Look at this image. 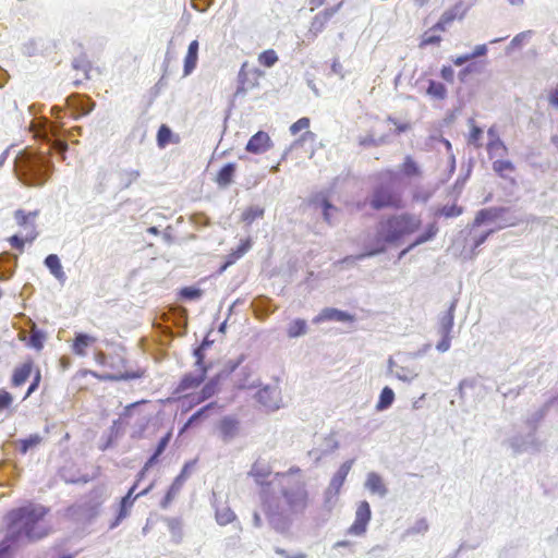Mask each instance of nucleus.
<instances>
[{
  "instance_id": "1",
  "label": "nucleus",
  "mask_w": 558,
  "mask_h": 558,
  "mask_svg": "<svg viewBox=\"0 0 558 558\" xmlns=\"http://www.w3.org/2000/svg\"><path fill=\"white\" fill-rule=\"evenodd\" d=\"M281 498L270 494L268 488L260 492L263 511L269 524L278 532L289 530L292 515L303 514L308 507L310 496L305 481H292L286 477L284 483H277Z\"/></svg>"
},
{
  "instance_id": "2",
  "label": "nucleus",
  "mask_w": 558,
  "mask_h": 558,
  "mask_svg": "<svg viewBox=\"0 0 558 558\" xmlns=\"http://www.w3.org/2000/svg\"><path fill=\"white\" fill-rule=\"evenodd\" d=\"M49 509L40 504L27 505L12 509L5 515V538L14 545H24L40 541L51 532L45 521Z\"/></svg>"
},
{
  "instance_id": "3",
  "label": "nucleus",
  "mask_w": 558,
  "mask_h": 558,
  "mask_svg": "<svg viewBox=\"0 0 558 558\" xmlns=\"http://www.w3.org/2000/svg\"><path fill=\"white\" fill-rule=\"evenodd\" d=\"M422 226L418 215L402 213L383 218L376 229V243L398 244L404 238L415 233Z\"/></svg>"
},
{
  "instance_id": "4",
  "label": "nucleus",
  "mask_w": 558,
  "mask_h": 558,
  "mask_svg": "<svg viewBox=\"0 0 558 558\" xmlns=\"http://www.w3.org/2000/svg\"><path fill=\"white\" fill-rule=\"evenodd\" d=\"M53 166L41 154L24 150L15 159V170L27 185L41 186L48 180Z\"/></svg>"
},
{
  "instance_id": "5",
  "label": "nucleus",
  "mask_w": 558,
  "mask_h": 558,
  "mask_svg": "<svg viewBox=\"0 0 558 558\" xmlns=\"http://www.w3.org/2000/svg\"><path fill=\"white\" fill-rule=\"evenodd\" d=\"M396 174L392 171H386L380 174L381 183L375 187L371 198V206L374 209L403 207L401 193L392 186Z\"/></svg>"
},
{
  "instance_id": "6",
  "label": "nucleus",
  "mask_w": 558,
  "mask_h": 558,
  "mask_svg": "<svg viewBox=\"0 0 558 558\" xmlns=\"http://www.w3.org/2000/svg\"><path fill=\"white\" fill-rule=\"evenodd\" d=\"M457 302V300H453L448 310L439 315L438 318L437 333L441 337V340L436 344V349L440 353L447 352L451 347V332L453 330Z\"/></svg>"
},
{
  "instance_id": "7",
  "label": "nucleus",
  "mask_w": 558,
  "mask_h": 558,
  "mask_svg": "<svg viewBox=\"0 0 558 558\" xmlns=\"http://www.w3.org/2000/svg\"><path fill=\"white\" fill-rule=\"evenodd\" d=\"M263 71L257 68H248L247 62H244L238 74L239 86L234 96H244L247 90L253 89L258 85V80L263 75Z\"/></svg>"
},
{
  "instance_id": "8",
  "label": "nucleus",
  "mask_w": 558,
  "mask_h": 558,
  "mask_svg": "<svg viewBox=\"0 0 558 558\" xmlns=\"http://www.w3.org/2000/svg\"><path fill=\"white\" fill-rule=\"evenodd\" d=\"M372 518L371 506L366 500L360 501L355 510V518L347 534L353 536H363L367 531V525Z\"/></svg>"
},
{
  "instance_id": "9",
  "label": "nucleus",
  "mask_w": 558,
  "mask_h": 558,
  "mask_svg": "<svg viewBox=\"0 0 558 558\" xmlns=\"http://www.w3.org/2000/svg\"><path fill=\"white\" fill-rule=\"evenodd\" d=\"M38 216V211H29L25 213L22 209H17L14 213V218L16 220V223L24 228L25 230V241L33 242L37 235L38 232L36 231V225L35 220Z\"/></svg>"
},
{
  "instance_id": "10",
  "label": "nucleus",
  "mask_w": 558,
  "mask_h": 558,
  "mask_svg": "<svg viewBox=\"0 0 558 558\" xmlns=\"http://www.w3.org/2000/svg\"><path fill=\"white\" fill-rule=\"evenodd\" d=\"M256 399L269 411H276L281 407V393L278 387L265 386L257 391Z\"/></svg>"
},
{
  "instance_id": "11",
  "label": "nucleus",
  "mask_w": 558,
  "mask_h": 558,
  "mask_svg": "<svg viewBox=\"0 0 558 558\" xmlns=\"http://www.w3.org/2000/svg\"><path fill=\"white\" fill-rule=\"evenodd\" d=\"M465 8L463 5V2L460 0L458 3H456L452 8L446 10L439 21L430 28V31H439L445 32L447 27L457 19H463L465 15Z\"/></svg>"
},
{
  "instance_id": "12",
  "label": "nucleus",
  "mask_w": 558,
  "mask_h": 558,
  "mask_svg": "<svg viewBox=\"0 0 558 558\" xmlns=\"http://www.w3.org/2000/svg\"><path fill=\"white\" fill-rule=\"evenodd\" d=\"M397 356H400V364L392 376H395L398 380L411 384L413 383L421 373V367L416 364L410 362H402V353H398Z\"/></svg>"
},
{
  "instance_id": "13",
  "label": "nucleus",
  "mask_w": 558,
  "mask_h": 558,
  "mask_svg": "<svg viewBox=\"0 0 558 558\" xmlns=\"http://www.w3.org/2000/svg\"><path fill=\"white\" fill-rule=\"evenodd\" d=\"M60 128L56 124H48L41 131L43 138L50 145L51 149L64 154L68 149L65 141L59 138Z\"/></svg>"
},
{
  "instance_id": "14",
  "label": "nucleus",
  "mask_w": 558,
  "mask_h": 558,
  "mask_svg": "<svg viewBox=\"0 0 558 558\" xmlns=\"http://www.w3.org/2000/svg\"><path fill=\"white\" fill-rule=\"evenodd\" d=\"M206 372L205 367H201L193 373L185 374L175 388V392L185 393L186 391L198 387L204 381Z\"/></svg>"
},
{
  "instance_id": "15",
  "label": "nucleus",
  "mask_w": 558,
  "mask_h": 558,
  "mask_svg": "<svg viewBox=\"0 0 558 558\" xmlns=\"http://www.w3.org/2000/svg\"><path fill=\"white\" fill-rule=\"evenodd\" d=\"M190 463H186L180 474L174 478L171 486L169 487L166 496L160 502L161 508L166 509L172 500L178 496L181 488L183 487L186 478H187V470H189Z\"/></svg>"
},
{
  "instance_id": "16",
  "label": "nucleus",
  "mask_w": 558,
  "mask_h": 558,
  "mask_svg": "<svg viewBox=\"0 0 558 558\" xmlns=\"http://www.w3.org/2000/svg\"><path fill=\"white\" fill-rule=\"evenodd\" d=\"M271 147V140L266 132L258 131L247 142L245 149L252 154H263Z\"/></svg>"
},
{
  "instance_id": "17",
  "label": "nucleus",
  "mask_w": 558,
  "mask_h": 558,
  "mask_svg": "<svg viewBox=\"0 0 558 558\" xmlns=\"http://www.w3.org/2000/svg\"><path fill=\"white\" fill-rule=\"evenodd\" d=\"M353 317L344 311L333 308V307H326L324 308L316 317H314L313 323L314 324H320L323 322H351Z\"/></svg>"
},
{
  "instance_id": "18",
  "label": "nucleus",
  "mask_w": 558,
  "mask_h": 558,
  "mask_svg": "<svg viewBox=\"0 0 558 558\" xmlns=\"http://www.w3.org/2000/svg\"><path fill=\"white\" fill-rule=\"evenodd\" d=\"M240 422L232 416H225L218 425L220 437L222 441L229 442L234 439L239 434Z\"/></svg>"
},
{
  "instance_id": "19",
  "label": "nucleus",
  "mask_w": 558,
  "mask_h": 558,
  "mask_svg": "<svg viewBox=\"0 0 558 558\" xmlns=\"http://www.w3.org/2000/svg\"><path fill=\"white\" fill-rule=\"evenodd\" d=\"M364 488L373 495L384 498L388 494V488L383 477L376 472H368L364 482Z\"/></svg>"
},
{
  "instance_id": "20",
  "label": "nucleus",
  "mask_w": 558,
  "mask_h": 558,
  "mask_svg": "<svg viewBox=\"0 0 558 558\" xmlns=\"http://www.w3.org/2000/svg\"><path fill=\"white\" fill-rule=\"evenodd\" d=\"M198 40H192L187 47V51L183 61V77L190 76L196 69L198 61Z\"/></svg>"
},
{
  "instance_id": "21",
  "label": "nucleus",
  "mask_w": 558,
  "mask_h": 558,
  "mask_svg": "<svg viewBox=\"0 0 558 558\" xmlns=\"http://www.w3.org/2000/svg\"><path fill=\"white\" fill-rule=\"evenodd\" d=\"M438 232V227L436 223H429L423 233H421L420 235H417L415 238V240L410 244L408 245L405 248H403L400 253H399V259L403 258L409 252H411L414 247L418 246V245H422L430 240H433L436 234Z\"/></svg>"
},
{
  "instance_id": "22",
  "label": "nucleus",
  "mask_w": 558,
  "mask_h": 558,
  "mask_svg": "<svg viewBox=\"0 0 558 558\" xmlns=\"http://www.w3.org/2000/svg\"><path fill=\"white\" fill-rule=\"evenodd\" d=\"M270 473L271 469L267 463L256 461L252 465L248 475L252 476L258 485L263 486V490L264 488L269 489L270 483H264V481L270 475Z\"/></svg>"
},
{
  "instance_id": "23",
  "label": "nucleus",
  "mask_w": 558,
  "mask_h": 558,
  "mask_svg": "<svg viewBox=\"0 0 558 558\" xmlns=\"http://www.w3.org/2000/svg\"><path fill=\"white\" fill-rule=\"evenodd\" d=\"M45 266L49 269L50 274L60 282L64 283L66 280V275L61 265L60 258L57 254H49L45 260Z\"/></svg>"
},
{
  "instance_id": "24",
  "label": "nucleus",
  "mask_w": 558,
  "mask_h": 558,
  "mask_svg": "<svg viewBox=\"0 0 558 558\" xmlns=\"http://www.w3.org/2000/svg\"><path fill=\"white\" fill-rule=\"evenodd\" d=\"M509 446L515 453L524 452L533 445L538 450V446L535 442L534 435L529 434L526 437L515 435L508 440Z\"/></svg>"
},
{
  "instance_id": "25",
  "label": "nucleus",
  "mask_w": 558,
  "mask_h": 558,
  "mask_svg": "<svg viewBox=\"0 0 558 558\" xmlns=\"http://www.w3.org/2000/svg\"><path fill=\"white\" fill-rule=\"evenodd\" d=\"M353 464H354V459H351V460L343 462L340 465V468L335 473V475L332 476V478L330 480V483H329V486H331L332 492H335V490L340 492Z\"/></svg>"
},
{
  "instance_id": "26",
  "label": "nucleus",
  "mask_w": 558,
  "mask_h": 558,
  "mask_svg": "<svg viewBox=\"0 0 558 558\" xmlns=\"http://www.w3.org/2000/svg\"><path fill=\"white\" fill-rule=\"evenodd\" d=\"M68 104L82 116L88 114L95 107V104L87 96L82 95H73L69 97Z\"/></svg>"
},
{
  "instance_id": "27",
  "label": "nucleus",
  "mask_w": 558,
  "mask_h": 558,
  "mask_svg": "<svg viewBox=\"0 0 558 558\" xmlns=\"http://www.w3.org/2000/svg\"><path fill=\"white\" fill-rule=\"evenodd\" d=\"M507 213L506 208H486L480 210L474 219V226H481L484 222L490 221H497L501 218L504 214Z\"/></svg>"
},
{
  "instance_id": "28",
  "label": "nucleus",
  "mask_w": 558,
  "mask_h": 558,
  "mask_svg": "<svg viewBox=\"0 0 558 558\" xmlns=\"http://www.w3.org/2000/svg\"><path fill=\"white\" fill-rule=\"evenodd\" d=\"M96 341L95 337H92L87 333L78 332L74 339L73 343V352L76 355L85 356L86 348Z\"/></svg>"
},
{
  "instance_id": "29",
  "label": "nucleus",
  "mask_w": 558,
  "mask_h": 558,
  "mask_svg": "<svg viewBox=\"0 0 558 558\" xmlns=\"http://www.w3.org/2000/svg\"><path fill=\"white\" fill-rule=\"evenodd\" d=\"M395 398L396 395L393 390L388 386L384 387L379 393V398L375 407L376 410L381 412L389 409L392 405Z\"/></svg>"
},
{
  "instance_id": "30",
  "label": "nucleus",
  "mask_w": 558,
  "mask_h": 558,
  "mask_svg": "<svg viewBox=\"0 0 558 558\" xmlns=\"http://www.w3.org/2000/svg\"><path fill=\"white\" fill-rule=\"evenodd\" d=\"M141 173L136 169H122L118 172L119 186L121 189L130 187L138 178Z\"/></svg>"
},
{
  "instance_id": "31",
  "label": "nucleus",
  "mask_w": 558,
  "mask_h": 558,
  "mask_svg": "<svg viewBox=\"0 0 558 558\" xmlns=\"http://www.w3.org/2000/svg\"><path fill=\"white\" fill-rule=\"evenodd\" d=\"M32 368V362L24 363L20 367L15 368L12 376V384L16 387L22 386L31 376Z\"/></svg>"
},
{
  "instance_id": "32",
  "label": "nucleus",
  "mask_w": 558,
  "mask_h": 558,
  "mask_svg": "<svg viewBox=\"0 0 558 558\" xmlns=\"http://www.w3.org/2000/svg\"><path fill=\"white\" fill-rule=\"evenodd\" d=\"M218 384H219V377H214L209 379L205 386L202 388L201 392L196 397V402H203L213 396H215L218 392Z\"/></svg>"
},
{
  "instance_id": "33",
  "label": "nucleus",
  "mask_w": 558,
  "mask_h": 558,
  "mask_svg": "<svg viewBox=\"0 0 558 558\" xmlns=\"http://www.w3.org/2000/svg\"><path fill=\"white\" fill-rule=\"evenodd\" d=\"M235 172V163L229 162L225 165L217 174V183L220 186H228L232 182Z\"/></svg>"
},
{
  "instance_id": "34",
  "label": "nucleus",
  "mask_w": 558,
  "mask_h": 558,
  "mask_svg": "<svg viewBox=\"0 0 558 558\" xmlns=\"http://www.w3.org/2000/svg\"><path fill=\"white\" fill-rule=\"evenodd\" d=\"M426 94L433 99L444 100L447 97V88L442 83L429 80Z\"/></svg>"
},
{
  "instance_id": "35",
  "label": "nucleus",
  "mask_w": 558,
  "mask_h": 558,
  "mask_svg": "<svg viewBox=\"0 0 558 558\" xmlns=\"http://www.w3.org/2000/svg\"><path fill=\"white\" fill-rule=\"evenodd\" d=\"M307 332V324L302 318H296L292 320L287 329V333L289 338H298L304 336Z\"/></svg>"
},
{
  "instance_id": "36",
  "label": "nucleus",
  "mask_w": 558,
  "mask_h": 558,
  "mask_svg": "<svg viewBox=\"0 0 558 558\" xmlns=\"http://www.w3.org/2000/svg\"><path fill=\"white\" fill-rule=\"evenodd\" d=\"M216 521L219 525H226L233 522L236 519L235 513L231 510V508L225 506L221 508H216Z\"/></svg>"
},
{
  "instance_id": "37",
  "label": "nucleus",
  "mask_w": 558,
  "mask_h": 558,
  "mask_svg": "<svg viewBox=\"0 0 558 558\" xmlns=\"http://www.w3.org/2000/svg\"><path fill=\"white\" fill-rule=\"evenodd\" d=\"M251 248V240L246 239L241 242V244L233 250L229 255V262L221 268V270H225L228 265L232 264L236 259L241 258L244 254L248 252Z\"/></svg>"
},
{
  "instance_id": "38",
  "label": "nucleus",
  "mask_w": 558,
  "mask_h": 558,
  "mask_svg": "<svg viewBox=\"0 0 558 558\" xmlns=\"http://www.w3.org/2000/svg\"><path fill=\"white\" fill-rule=\"evenodd\" d=\"M286 477L292 481H305L302 471L298 466L290 468L287 472L277 473L275 476L276 483H284Z\"/></svg>"
},
{
  "instance_id": "39",
  "label": "nucleus",
  "mask_w": 558,
  "mask_h": 558,
  "mask_svg": "<svg viewBox=\"0 0 558 558\" xmlns=\"http://www.w3.org/2000/svg\"><path fill=\"white\" fill-rule=\"evenodd\" d=\"M386 251V247L384 246H378L376 248H373L366 253H362V254H359L356 256H347L344 257L343 259L339 260L338 263L339 264H349V265H353L355 263V260H361L365 257H371V256H375V255H378V254H381Z\"/></svg>"
},
{
  "instance_id": "40",
  "label": "nucleus",
  "mask_w": 558,
  "mask_h": 558,
  "mask_svg": "<svg viewBox=\"0 0 558 558\" xmlns=\"http://www.w3.org/2000/svg\"><path fill=\"white\" fill-rule=\"evenodd\" d=\"M142 376L138 372H125V373H117V374H106L99 376L100 379L110 380V381H120L128 379H135Z\"/></svg>"
},
{
  "instance_id": "41",
  "label": "nucleus",
  "mask_w": 558,
  "mask_h": 558,
  "mask_svg": "<svg viewBox=\"0 0 558 558\" xmlns=\"http://www.w3.org/2000/svg\"><path fill=\"white\" fill-rule=\"evenodd\" d=\"M493 169L502 178H507L508 172L514 171V165L510 160H495Z\"/></svg>"
},
{
  "instance_id": "42",
  "label": "nucleus",
  "mask_w": 558,
  "mask_h": 558,
  "mask_svg": "<svg viewBox=\"0 0 558 558\" xmlns=\"http://www.w3.org/2000/svg\"><path fill=\"white\" fill-rule=\"evenodd\" d=\"M43 441V437L39 434H33L25 439L20 440L21 453L25 454L29 449L37 447Z\"/></svg>"
},
{
  "instance_id": "43",
  "label": "nucleus",
  "mask_w": 558,
  "mask_h": 558,
  "mask_svg": "<svg viewBox=\"0 0 558 558\" xmlns=\"http://www.w3.org/2000/svg\"><path fill=\"white\" fill-rule=\"evenodd\" d=\"M264 216V208L259 206H251L245 209L242 214V220L251 225L255 219L262 218Z\"/></svg>"
},
{
  "instance_id": "44",
  "label": "nucleus",
  "mask_w": 558,
  "mask_h": 558,
  "mask_svg": "<svg viewBox=\"0 0 558 558\" xmlns=\"http://www.w3.org/2000/svg\"><path fill=\"white\" fill-rule=\"evenodd\" d=\"M487 150L492 157L502 156L507 153V146L500 138H495L494 141L488 142Z\"/></svg>"
},
{
  "instance_id": "45",
  "label": "nucleus",
  "mask_w": 558,
  "mask_h": 558,
  "mask_svg": "<svg viewBox=\"0 0 558 558\" xmlns=\"http://www.w3.org/2000/svg\"><path fill=\"white\" fill-rule=\"evenodd\" d=\"M258 61L264 66L271 68L278 61V56L272 49L265 50L258 56Z\"/></svg>"
},
{
  "instance_id": "46",
  "label": "nucleus",
  "mask_w": 558,
  "mask_h": 558,
  "mask_svg": "<svg viewBox=\"0 0 558 558\" xmlns=\"http://www.w3.org/2000/svg\"><path fill=\"white\" fill-rule=\"evenodd\" d=\"M402 171L407 177H415L421 172L417 163L410 156L405 157L402 163Z\"/></svg>"
},
{
  "instance_id": "47",
  "label": "nucleus",
  "mask_w": 558,
  "mask_h": 558,
  "mask_svg": "<svg viewBox=\"0 0 558 558\" xmlns=\"http://www.w3.org/2000/svg\"><path fill=\"white\" fill-rule=\"evenodd\" d=\"M532 31L521 32L515 35L507 47V52H511L514 48L520 47L525 40L530 39L532 36Z\"/></svg>"
},
{
  "instance_id": "48",
  "label": "nucleus",
  "mask_w": 558,
  "mask_h": 558,
  "mask_svg": "<svg viewBox=\"0 0 558 558\" xmlns=\"http://www.w3.org/2000/svg\"><path fill=\"white\" fill-rule=\"evenodd\" d=\"M462 214V208L457 206L456 204L453 205H446L444 207H441L437 213L436 215L438 216H444L446 218H453V217H458Z\"/></svg>"
},
{
  "instance_id": "49",
  "label": "nucleus",
  "mask_w": 558,
  "mask_h": 558,
  "mask_svg": "<svg viewBox=\"0 0 558 558\" xmlns=\"http://www.w3.org/2000/svg\"><path fill=\"white\" fill-rule=\"evenodd\" d=\"M327 22L326 17L322 16L319 13L316 14L311 23L310 32L316 36L324 31Z\"/></svg>"
},
{
  "instance_id": "50",
  "label": "nucleus",
  "mask_w": 558,
  "mask_h": 558,
  "mask_svg": "<svg viewBox=\"0 0 558 558\" xmlns=\"http://www.w3.org/2000/svg\"><path fill=\"white\" fill-rule=\"evenodd\" d=\"M172 135V132L170 130V128H168L167 125L162 124L159 130H158V133H157V143L160 147H165L169 141H170V137Z\"/></svg>"
},
{
  "instance_id": "51",
  "label": "nucleus",
  "mask_w": 558,
  "mask_h": 558,
  "mask_svg": "<svg viewBox=\"0 0 558 558\" xmlns=\"http://www.w3.org/2000/svg\"><path fill=\"white\" fill-rule=\"evenodd\" d=\"M45 333L41 330L33 329L29 337V344L36 350L43 349Z\"/></svg>"
},
{
  "instance_id": "52",
  "label": "nucleus",
  "mask_w": 558,
  "mask_h": 558,
  "mask_svg": "<svg viewBox=\"0 0 558 558\" xmlns=\"http://www.w3.org/2000/svg\"><path fill=\"white\" fill-rule=\"evenodd\" d=\"M320 206L323 208L324 219L327 223H332V211H337V208L333 207L328 199L324 198L320 202Z\"/></svg>"
},
{
  "instance_id": "53",
  "label": "nucleus",
  "mask_w": 558,
  "mask_h": 558,
  "mask_svg": "<svg viewBox=\"0 0 558 558\" xmlns=\"http://www.w3.org/2000/svg\"><path fill=\"white\" fill-rule=\"evenodd\" d=\"M181 296L186 300H195L202 296V290L193 287H185L181 290Z\"/></svg>"
},
{
  "instance_id": "54",
  "label": "nucleus",
  "mask_w": 558,
  "mask_h": 558,
  "mask_svg": "<svg viewBox=\"0 0 558 558\" xmlns=\"http://www.w3.org/2000/svg\"><path fill=\"white\" fill-rule=\"evenodd\" d=\"M428 530V523L426 519H420L417 520L413 526H411L408 531L409 534H423L427 532Z\"/></svg>"
},
{
  "instance_id": "55",
  "label": "nucleus",
  "mask_w": 558,
  "mask_h": 558,
  "mask_svg": "<svg viewBox=\"0 0 558 558\" xmlns=\"http://www.w3.org/2000/svg\"><path fill=\"white\" fill-rule=\"evenodd\" d=\"M430 348L429 344H425L422 349H420L418 351L416 352H407V353H402V362L405 363V362H410L412 360H415L417 357H421L423 356L427 351L428 349Z\"/></svg>"
},
{
  "instance_id": "56",
  "label": "nucleus",
  "mask_w": 558,
  "mask_h": 558,
  "mask_svg": "<svg viewBox=\"0 0 558 558\" xmlns=\"http://www.w3.org/2000/svg\"><path fill=\"white\" fill-rule=\"evenodd\" d=\"M430 348L429 344H425L422 349H420L418 351L416 352H407V353H402V362L405 363V362H410L412 360H415L417 357H421L423 356L427 351L428 349Z\"/></svg>"
},
{
  "instance_id": "57",
  "label": "nucleus",
  "mask_w": 558,
  "mask_h": 558,
  "mask_svg": "<svg viewBox=\"0 0 558 558\" xmlns=\"http://www.w3.org/2000/svg\"><path fill=\"white\" fill-rule=\"evenodd\" d=\"M308 126H310V119L301 118L290 126V132L292 135H295L300 131L308 129Z\"/></svg>"
},
{
  "instance_id": "58",
  "label": "nucleus",
  "mask_w": 558,
  "mask_h": 558,
  "mask_svg": "<svg viewBox=\"0 0 558 558\" xmlns=\"http://www.w3.org/2000/svg\"><path fill=\"white\" fill-rule=\"evenodd\" d=\"M339 493V490L332 492L331 486L328 485L327 489L325 490V504L328 508L333 507Z\"/></svg>"
},
{
  "instance_id": "59",
  "label": "nucleus",
  "mask_w": 558,
  "mask_h": 558,
  "mask_svg": "<svg viewBox=\"0 0 558 558\" xmlns=\"http://www.w3.org/2000/svg\"><path fill=\"white\" fill-rule=\"evenodd\" d=\"M383 143L381 140L375 138L373 135L361 136L359 144L363 147L379 146Z\"/></svg>"
},
{
  "instance_id": "60",
  "label": "nucleus",
  "mask_w": 558,
  "mask_h": 558,
  "mask_svg": "<svg viewBox=\"0 0 558 558\" xmlns=\"http://www.w3.org/2000/svg\"><path fill=\"white\" fill-rule=\"evenodd\" d=\"M482 133V129L473 124L470 132L469 142L476 147H480L481 144L478 143V140L481 138Z\"/></svg>"
},
{
  "instance_id": "61",
  "label": "nucleus",
  "mask_w": 558,
  "mask_h": 558,
  "mask_svg": "<svg viewBox=\"0 0 558 558\" xmlns=\"http://www.w3.org/2000/svg\"><path fill=\"white\" fill-rule=\"evenodd\" d=\"M169 530L173 536H179L181 532V521L177 518H169L166 520Z\"/></svg>"
},
{
  "instance_id": "62",
  "label": "nucleus",
  "mask_w": 558,
  "mask_h": 558,
  "mask_svg": "<svg viewBox=\"0 0 558 558\" xmlns=\"http://www.w3.org/2000/svg\"><path fill=\"white\" fill-rule=\"evenodd\" d=\"M13 398L10 392L2 390L0 392V412L11 405Z\"/></svg>"
},
{
  "instance_id": "63",
  "label": "nucleus",
  "mask_w": 558,
  "mask_h": 558,
  "mask_svg": "<svg viewBox=\"0 0 558 558\" xmlns=\"http://www.w3.org/2000/svg\"><path fill=\"white\" fill-rule=\"evenodd\" d=\"M240 544H241V538L239 535H234V536L226 538V541H225L226 551H230L231 549L240 547Z\"/></svg>"
},
{
  "instance_id": "64",
  "label": "nucleus",
  "mask_w": 558,
  "mask_h": 558,
  "mask_svg": "<svg viewBox=\"0 0 558 558\" xmlns=\"http://www.w3.org/2000/svg\"><path fill=\"white\" fill-rule=\"evenodd\" d=\"M441 77L449 83H452L454 80V71L449 65H444L440 71Z\"/></svg>"
}]
</instances>
